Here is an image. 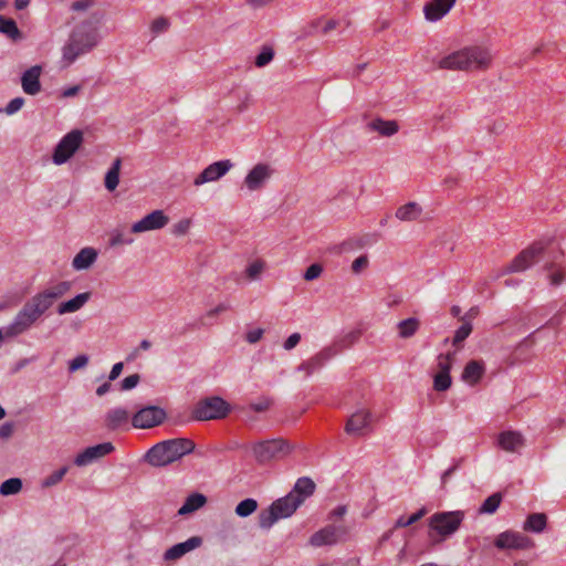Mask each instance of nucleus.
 <instances>
[{
	"label": "nucleus",
	"instance_id": "423d86ee",
	"mask_svg": "<svg viewBox=\"0 0 566 566\" xmlns=\"http://www.w3.org/2000/svg\"><path fill=\"white\" fill-rule=\"evenodd\" d=\"M301 506V501L296 500L290 492L275 500L268 509L262 510L258 516L259 526L262 530H270L279 520L291 517Z\"/></svg>",
	"mask_w": 566,
	"mask_h": 566
},
{
	"label": "nucleus",
	"instance_id": "7ed1b4c3",
	"mask_svg": "<svg viewBox=\"0 0 566 566\" xmlns=\"http://www.w3.org/2000/svg\"><path fill=\"white\" fill-rule=\"evenodd\" d=\"M492 55L484 46H469L443 57L439 66L448 70L478 71L490 66Z\"/></svg>",
	"mask_w": 566,
	"mask_h": 566
},
{
	"label": "nucleus",
	"instance_id": "a19ab883",
	"mask_svg": "<svg viewBox=\"0 0 566 566\" xmlns=\"http://www.w3.org/2000/svg\"><path fill=\"white\" fill-rule=\"evenodd\" d=\"M428 513V510L426 507H421L419 511L410 515L408 518H405L403 516H400L394 525V530L407 527L412 525L413 523L421 520L426 514Z\"/></svg>",
	"mask_w": 566,
	"mask_h": 566
},
{
	"label": "nucleus",
	"instance_id": "412c9836",
	"mask_svg": "<svg viewBox=\"0 0 566 566\" xmlns=\"http://www.w3.org/2000/svg\"><path fill=\"white\" fill-rule=\"evenodd\" d=\"M457 0H432L423 7L424 18L429 22H437L453 8Z\"/></svg>",
	"mask_w": 566,
	"mask_h": 566
},
{
	"label": "nucleus",
	"instance_id": "052dcab7",
	"mask_svg": "<svg viewBox=\"0 0 566 566\" xmlns=\"http://www.w3.org/2000/svg\"><path fill=\"white\" fill-rule=\"evenodd\" d=\"M301 340V334L300 333H293L291 334L284 342L283 348L285 350H292L294 347L297 346V344Z\"/></svg>",
	"mask_w": 566,
	"mask_h": 566
},
{
	"label": "nucleus",
	"instance_id": "a878e982",
	"mask_svg": "<svg viewBox=\"0 0 566 566\" xmlns=\"http://www.w3.org/2000/svg\"><path fill=\"white\" fill-rule=\"evenodd\" d=\"M129 415L128 411L122 407L113 408L105 415L104 426L108 430H117L120 427L128 423Z\"/></svg>",
	"mask_w": 566,
	"mask_h": 566
},
{
	"label": "nucleus",
	"instance_id": "f8f14e48",
	"mask_svg": "<svg viewBox=\"0 0 566 566\" xmlns=\"http://www.w3.org/2000/svg\"><path fill=\"white\" fill-rule=\"evenodd\" d=\"M347 528L343 525L329 524L314 533L310 538V544L315 547L323 545H333L345 538Z\"/></svg>",
	"mask_w": 566,
	"mask_h": 566
},
{
	"label": "nucleus",
	"instance_id": "6e6552de",
	"mask_svg": "<svg viewBox=\"0 0 566 566\" xmlns=\"http://www.w3.org/2000/svg\"><path fill=\"white\" fill-rule=\"evenodd\" d=\"M292 450L290 443L284 439H271L260 441L252 448L253 455L258 463H266L272 459L289 454Z\"/></svg>",
	"mask_w": 566,
	"mask_h": 566
},
{
	"label": "nucleus",
	"instance_id": "f03ea898",
	"mask_svg": "<svg viewBox=\"0 0 566 566\" xmlns=\"http://www.w3.org/2000/svg\"><path fill=\"white\" fill-rule=\"evenodd\" d=\"M195 448V442L188 438L165 440L147 451L145 461L153 467H165L191 453Z\"/></svg>",
	"mask_w": 566,
	"mask_h": 566
},
{
	"label": "nucleus",
	"instance_id": "c85d7f7f",
	"mask_svg": "<svg viewBox=\"0 0 566 566\" xmlns=\"http://www.w3.org/2000/svg\"><path fill=\"white\" fill-rule=\"evenodd\" d=\"M90 298V292L80 293L75 297L60 303V305L57 306V314L64 315L67 313H74L81 310L88 302Z\"/></svg>",
	"mask_w": 566,
	"mask_h": 566
},
{
	"label": "nucleus",
	"instance_id": "cd10ccee",
	"mask_svg": "<svg viewBox=\"0 0 566 566\" xmlns=\"http://www.w3.org/2000/svg\"><path fill=\"white\" fill-rule=\"evenodd\" d=\"M484 371L485 366L483 361L470 360L467 363L461 378L469 385H475L482 378Z\"/></svg>",
	"mask_w": 566,
	"mask_h": 566
},
{
	"label": "nucleus",
	"instance_id": "0e129e2a",
	"mask_svg": "<svg viewBox=\"0 0 566 566\" xmlns=\"http://www.w3.org/2000/svg\"><path fill=\"white\" fill-rule=\"evenodd\" d=\"M263 334L264 331L262 328H255L247 333L245 339L250 344H255L262 338Z\"/></svg>",
	"mask_w": 566,
	"mask_h": 566
},
{
	"label": "nucleus",
	"instance_id": "4d7b16f0",
	"mask_svg": "<svg viewBox=\"0 0 566 566\" xmlns=\"http://www.w3.org/2000/svg\"><path fill=\"white\" fill-rule=\"evenodd\" d=\"M95 4V0H77L71 4V10L75 12H84Z\"/></svg>",
	"mask_w": 566,
	"mask_h": 566
},
{
	"label": "nucleus",
	"instance_id": "0eeeda50",
	"mask_svg": "<svg viewBox=\"0 0 566 566\" xmlns=\"http://www.w3.org/2000/svg\"><path fill=\"white\" fill-rule=\"evenodd\" d=\"M231 411V406L223 398L212 396L199 400L192 409V418L198 421L223 419Z\"/></svg>",
	"mask_w": 566,
	"mask_h": 566
},
{
	"label": "nucleus",
	"instance_id": "8fccbe9b",
	"mask_svg": "<svg viewBox=\"0 0 566 566\" xmlns=\"http://www.w3.org/2000/svg\"><path fill=\"white\" fill-rule=\"evenodd\" d=\"M453 353H448L446 355H440L438 357V367L439 373L441 374H450L451 370V360L453 358Z\"/></svg>",
	"mask_w": 566,
	"mask_h": 566
},
{
	"label": "nucleus",
	"instance_id": "39448f33",
	"mask_svg": "<svg viewBox=\"0 0 566 566\" xmlns=\"http://www.w3.org/2000/svg\"><path fill=\"white\" fill-rule=\"evenodd\" d=\"M463 511H446L432 514L428 520L429 537L433 544H440L452 536L464 520Z\"/></svg>",
	"mask_w": 566,
	"mask_h": 566
},
{
	"label": "nucleus",
	"instance_id": "473e14b6",
	"mask_svg": "<svg viewBox=\"0 0 566 566\" xmlns=\"http://www.w3.org/2000/svg\"><path fill=\"white\" fill-rule=\"evenodd\" d=\"M0 33L4 34L8 39L13 42H18L23 39V34L17 25V22L12 18H7L0 14Z\"/></svg>",
	"mask_w": 566,
	"mask_h": 566
},
{
	"label": "nucleus",
	"instance_id": "4c0bfd02",
	"mask_svg": "<svg viewBox=\"0 0 566 566\" xmlns=\"http://www.w3.org/2000/svg\"><path fill=\"white\" fill-rule=\"evenodd\" d=\"M502 502V494L500 492L493 493L486 497L479 509V514H493L497 511Z\"/></svg>",
	"mask_w": 566,
	"mask_h": 566
},
{
	"label": "nucleus",
	"instance_id": "4be33fe9",
	"mask_svg": "<svg viewBox=\"0 0 566 566\" xmlns=\"http://www.w3.org/2000/svg\"><path fill=\"white\" fill-rule=\"evenodd\" d=\"M370 412L367 410H358L353 413L345 426V431L352 436H361L369 428Z\"/></svg>",
	"mask_w": 566,
	"mask_h": 566
},
{
	"label": "nucleus",
	"instance_id": "58836bf2",
	"mask_svg": "<svg viewBox=\"0 0 566 566\" xmlns=\"http://www.w3.org/2000/svg\"><path fill=\"white\" fill-rule=\"evenodd\" d=\"M419 328V321L415 317L402 319L398 323L399 336L401 338L411 337Z\"/></svg>",
	"mask_w": 566,
	"mask_h": 566
},
{
	"label": "nucleus",
	"instance_id": "f3484780",
	"mask_svg": "<svg viewBox=\"0 0 566 566\" xmlns=\"http://www.w3.org/2000/svg\"><path fill=\"white\" fill-rule=\"evenodd\" d=\"M114 450L111 442H103L96 446L88 447L78 453L74 459V464L77 467L88 465L98 459L109 454Z\"/></svg>",
	"mask_w": 566,
	"mask_h": 566
},
{
	"label": "nucleus",
	"instance_id": "9d476101",
	"mask_svg": "<svg viewBox=\"0 0 566 566\" xmlns=\"http://www.w3.org/2000/svg\"><path fill=\"white\" fill-rule=\"evenodd\" d=\"M544 251L545 245L542 242L533 243L514 258V260L503 270V274L523 272L530 269L534 263L542 260Z\"/></svg>",
	"mask_w": 566,
	"mask_h": 566
},
{
	"label": "nucleus",
	"instance_id": "a211bd4d",
	"mask_svg": "<svg viewBox=\"0 0 566 566\" xmlns=\"http://www.w3.org/2000/svg\"><path fill=\"white\" fill-rule=\"evenodd\" d=\"M335 357V350L328 348L327 346L324 347L322 350H319L317 354H315L310 359L301 363L297 366L298 371H304L305 376L308 377L315 371L322 369L324 365Z\"/></svg>",
	"mask_w": 566,
	"mask_h": 566
},
{
	"label": "nucleus",
	"instance_id": "3c124183",
	"mask_svg": "<svg viewBox=\"0 0 566 566\" xmlns=\"http://www.w3.org/2000/svg\"><path fill=\"white\" fill-rule=\"evenodd\" d=\"M263 269L264 263L262 261H254L247 268L245 272L250 280H258Z\"/></svg>",
	"mask_w": 566,
	"mask_h": 566
},
{
	"label": "nucleus",
	"instance_id": "aec40b11",
	"mask_svg": "<svg viewBox=\"0 0 566 566\" xmlns=\"http://www.w3.org/2000/svg\"><path fill=\"white\" fill-rule=\"evenodd\" d=\"M202 544V538L199 536H192L185 542L172 545L168 548L164 555L163 559L165 562H175L180 559L187 553L198 548Z\"/></svg>",
	"mask_w": 566,
	"mask_h": 566
},
{
	"label": "nucleus",
	"instance_id": "09e8293b",
	"mask_svg": "<svg viewBox=\"0 0 566 566\" xmlns=\"http://www.w3.org/2000/svg\"><path fill=\"white\" fill-rule=\"evenodd\" d=\"M323 273V266L319 263L311 264L304 272L303 279L305 281H314Z\"/></svg>",
	"mask_w": 566,
	"mask_h": 566
},
{
	"label": "nucleus",
	"instance_id": "bb28decb",
	"mask_svg": "<svg viewBox=\"0 0 566 566\" xmlns=\"http://www.w3.org/2000/svg\"><path fill=\"white\" fill-rule=\"evenodd\" d=\"M315 488L316 485L311 478L303 476L296 480L290 493L293 494L296 500H300L302 505L305 500L314 493Z\"/></svg>",
	"mask_w": 566,
	"mask_h": 566
},
{
	"label": "nucleus",
	"instance_id": "b1692460",
	"mask_svg": "<svg viewBox=\"0 0 566 566\" xmlns=\"http://www.w3.org/2000/svg\"><path fill=\"white\" fill-rule=\"evenodd\" d=\"M525 444V439L518 431L507 430L497 436V446L507 452H517Z\"/></svg>",
	"mask_w": 566,
	"mask_h": 566
},
{
	"label": "nucleus",
	"instance_id": "ddd939ff",
	"mask_svg": "<svg viewBox=\"0 0 566 566\" xmlns=\"http://www.w3.org/2000/svg\"><path fill=\"white\" fill-rule=\"evenodd\" d=\"M274 171L271 165L259 163L247 174L243 184L250 191L260 190L271 179Z\"/></svg>",
	"mask_w": 566,
	"mask_h": 566
},
{
	"label": "nucleus",
	"instance_id": "1a4fd4ad",
	"mask_svg": "<svg viewBox=\"0 0 566 566\" xmlns=\"http://www.w3.org/2000/svg\"><path fill=\"white\" fill-rule=\"evenodd\" d=\"M83 143V132L73 129L57 143L53 150L52 160L55 165L65 164Z\"/></svg>",
	"mask_w": 566,
	"mask_h": 566
},
{
	"label": "nucleus",
	"instance_id": "e2e57ef3",
	"mask_svg": "<svg viewBox=\"0 0 566 566\" xmlns=\"http://www.w3.org/2000/svg\"><path fill=\"white\" fill-rule=\"evenodd\" d=\"M14 432V423L13 422H4L0 426V439L6 440L9 439Z\"/></svg>",
	"mask_w": 566,
	"mask_h": 566
},
{
	"label": "nucleus",
	"instance_id": "2f4dec72",
	"mask_svg": "<svg viewBox=\"0 0 566 566\" xmlns=\"http://www.w3.org/2000/svg\"><path fill=\"white\" fill-rule=\"evenodd\" d=\"M422 213V207L415 202L410 201L396 210V218L401 221H416Z\"/></svg>",
	"mask_w": 566,
	"mask_h": 566
},
{
	"label": "nucleus",
	"instance_id": "603ef678",
	"mask_svg": "<svg viewBox=\"0 0 566 566\" xmlns=\"http://www.w3.org/2000/svg\"><path fill=\"white\" fill-rule=\"evenodd\" d=\"M88 364L87 355H78L74 359L69 361V371L75 373L76 370L84 368Z\"/></svg>",
	"mask_w": 566,
	"mask_h": 566
},
{
	"label": "nucleus",
	"instance_id": "de8ad7c7",
	"mask_svg": "<svg viewBox=\"0 0 566 566\" xmlns=\"http://www.w3.org/2000/svg\"><path fill=\"white\" fill-rule=\"evenodd\" d=\"M231 308V305L229 303H220L218 306H216L214 308L210 310L207 312L206 316L201 318L200 321V324L202 326H207V325H210V323H208L206 319L207 318H210V317H213L216 315H219L228 310Z\"/></svg>",
	"mask_w": 566,
	"mask_h": 566
},
{
	"label": "nucleus",
	"instance_id": "dca6fc26",
	"mask_svg": "<svg viewBox=\"0 0 566 566\" xmlns=\"http://www.w3.org/2000/svg\"><path fill=\"white\" fill-rule=\"evenodd\" d=\"M169 222V218L164 213L163 210H154L153 212L145 216L142 220L135 222L132 228V233H142L146 231L159 230L166 227Z\"/></svg>",
	"mask_w": 566,
	"mask_h": 566
},
{
	"label": "nucleus",
	"instance_id": "774afa93",
	"mask_svg": "<svg viewBox=\"0 0 566 566\" xmlns=\"http://www.w3.org/2000/svg\"><path fill=\"white\" fill-rule=\"evenodd\" d=\"M346 512L347 507L345 505H339L329 513V520L340 518L346 514Z\"/></svg>",
	"mask_w": 566,
	"mask_h": 566
},
{
	"label": "nucleus",
	"instance_id": "f704fd0d",
	"mask_svg": "<svg viewBox=\"0 0 566 566\" xmlns=\"http://www.w3.org/2000/svg\"><path fill=\"white\" fill-rule=\"evenodd\" d=\"M120 168L122 158L117 157L105 174L104 186L109 192L114 191L119 184Z\"/></svg>",
	"mask_w": 566,
	"mask_h": 566
},
{
	"label": "nucleus",
	"instance_id": "864d4df0",
	"mask_svg": "<svg viewBox=\"0 0 566 566\" xmlns=\"http://www.w3.org/2000/svg\"><path fill=\"white\" fill-rule=\"evenodd\" d=\"M140 381V376L138 374H133L127 376L120 381L122 390H130L135 388Z\"/></svg>",
	"mask_w": 566,
	"mask_h": 566
},
{
	"label": "nucleus",
	"instance_id": "13d9d810",
	"mask_svg": "<svg viewBox=\"0 0 566 566\" xmlns=\"http://www.w3.org/2000/svg\"><path fill=\"white\" fill-rule=\"evenodd\" d=\"M368 262H369L368 256L366 254L358 256L352 263L353 272L356 274L360 273L364 269H366L368 266Z\"/></svg>",
	"mask_w": 566,
	"mask_h": 566
},
{
	"label": "nucleus",
	"instance_id": "338daca9",
	"mask_svg": "<svg viewBox=\"0 0 566 566\" xmlns=\"http://www.w3.org/2000/svg\"><path fill=\"white\" fill-rule=\"evenodd\" d=\"M123 368H124V364L123 363L114 364L113 367H112V370H111V373L108 375L109 381L116 380L119 377L120 373L123 371Z\"/></svg>",
	"mask_w": 566,
	"mask_h": 566
},
{
	"label": "nucleus",
	"instance_id": "5fc2aeb1",
	"mask_svg": "<svg viewBox=\"0 0 566 566\" xmlns=\"http://www.w3.org/2000/svg\"><path fill=\"white\" fill-rule=\"evenodd\" d=\"M24 105V98L23 97H15L13 99H11L6 108H4V112L6 114L8 115H13L15 114L18 111H20L22 108V106Z\"/></svg>",
	"mask_w": 566,
	"mask_h": 566
},
{
	"label": "nucleus",
	"instance_id": "393cba45",
	"mask_svg": "<svg viewBox=\"0 0 566 566\" xmlns=\"http://www.w3.org/2000/svg\"><path fill=\"white\" fill-rule=\"evenodd\" d=\"M368 132H375L381 137H391L399 132L397 120H387L381 117H375L366 124Z\"/></svg>",
	"mask_w": 566,
	"mask_h": 566
},
{
	"label": "nucleus",
	"instance_id": "9b49d317",
	"mask_svg": "<svg viewBox=\"0 0 566 566\" xmlns=\"http://www.w3.org/2000/svg\"><path fill=\"white\" fill-rule=\"evenodd\" d=\"M166 411L158 406H146L139 409L132 418L135 428L150 429L157 427L166 419Z\"/></svg>",
	"mask_w": 566,
	"mask_h": 566
},
{
	"label": "nucleus",
	"instance_id": "72a5a7b5",
	"mask_svg": "<svg viewBox=\"0 0 566 566\" xmlns=\"http://www.w3.org/2000/svg\"><path fill=\"white\" fill-rule=\"evenodd\" d=\"M360 337V331H350L345 335L335 339L329 346L331 349L335 350V356L340 354L343 350L349 348L354 345Z\"/></svg>",
	"mask_w": 566,
	"mask_h": 566
},
{
	"label": "nucleus",
	"instance_id": "c03bdc74",
	"mask_svg": "<svg viewBox=\"0 0 566 566\" xmlns=\"http://www.w3.org/2000/svg\"><path fill=\"white\" fill-rule=\"evenodd\" d=\"M452 379L450 374L438 373L433 377V388L437 391H446L451 387Z\"/></svg>",
	"mask_w": 566,
	"mask_h": 566
},
{
	"label": "nucleus",
	"instance_id": "bf43d9fd",
	"mask_svg": "<svg viewBox=\"0 0 566 566\" xmlns=\"http://www.w3.org/2000/svg\"><path fill=\"white\" fill-rule=\"evenodd\" d=\"M189 228H190V220L182 219L179 222H177L176 224H174L172 233L176 235H184L188 232Z\"/></svg>",
	"mask_w": 566,
	"mask_h": 566
},
{
	"label": "nucleus",
	"instance_id": "2eb2a0df",
	"mask_svg": "<svg viewBox=\"0 0 566 566\" xmlns=\"http://www.w3.org/2000/svg\"><path fill=\"white\" fill-rule=\"evenodd\" d=\"M233 164L229 159L219 160L206 167L193 180V185L199 187L207 182L217 181L222 178Z\"/></svg>",
	"mask_w": 566,
	"mask_h": 566
},
{
	"label": "nucleus",
	"instance_id": "79ce46f5",
	"mask_svg": "<svg viewBox=\"0 0 566 566\" xmlns=\"http://www.w3.org/2000/svg\"><path fill=\"white\" fill-rule=\"evenodd\" d=\"M133 242L134 239L119 229L114 230L109 239V244L112 247L128 245L132 244Z\"/></svg>",
	"mask_w": 566,
	"mask_h": 566
},
{
	"label": "nucleus",
	"instance_id": "c9c22d12",
	"mask_svg": "<svg viewBox=\"0 0 566 566\" xmlns=\"http://www.w3.org/2000/svg\"><path fill=\"white\" fill-rule=\"evenodd\" d=\"M547 517L544 513L530 514L524 522L523 528L532 533H541L545 530Z\"/></svg>",
	"mask_w": 566,
	"mask_h": 566
},
{
	"label": "nucleus",
	"instance_id": "ea45409f",
	"mask_svg": "<svg viewBox=\"0 0 566 566\" xmlns=\"http://www.w3.org/2000/svg\"><path fill=\"white\" fill-rule=\"evenodd\" d=\"M258 509V502L254 499H244L235 506V514L240 517H248Z\"/></svg>",
	"mask_w": 566,
	"mask_h": 566
},
{
	"label": "nucleus",
	"instance_id": "20e7f679",
	"mask_svg": "<svg viewBox=\"0 0 566 566\" xmlns=\"http://www.w3.org/2000/svg\"><path fill=\"white\" fill-rule=\"evenodd\" d=\"M49 311L46 304H43L33 295L18 311L12 322L4 327L6 337L13 338L30 331L38 321Z\"/></svg>",
	"mask_w": 566,
	"mask_h": 566
},
{
	"label": "nucleus",
	"instance_id": "c756f323",
	"mask_svg": "<svg viewBox=\"0 0 566 566\" xmlns=\"http://www.w3.org/2000/svg\"><path fill=\"white\" fill-rule=\"evenodd\" d=\"M97 259V251L94 248H83L73 259L72 266L77 270L88 269Z\"/></svg>",
	"mask_w": 566,
	"mask_h": 566
},
{
	"label": "nucleus",
	"instance_id": "a18cd8bd",
	"mask_svg": "<svg viewBox=\"0 0 566 566\" xmlns=\"http://www.w3.org/2000/svg\"><path fill=\"white\" fill-rule=\"evenodd\" d=\"M67 471V467H62L59 470L54 471L42 481V486L51 488L53 485H56L59 482L62 481Z\"/></svg>",
	"mask_w": 566,
	"mask_h": 566
},
{
	"label": "nucleus",
	"instance_id": "680f3d73",
	"mask_svg": "<svg viewBox=\"0 0 566 566\" xmlns=\"http://www.w3.org/2000/svg\"><path fill=\"white\" fill-rule=\"evenodd\" d=\"M271 403L272 401L269 398H262L260 401L251 403L250 409L255 412H263L270 408Z\"/></svg>",
	"mask_w": 566,
	"mask_h": 566
},
{
	"label": "nucleus",
	"instance_id": "e433bc0d",
	"mask_svg": "<svg viewBox=\"0 0 566 566\" xmlns=\"http://www.w3.org/2000/svg\"><path fill=\"white\" fill-rule=\"evenodd\" d=\"M23 483L20 478H10L0 484L2 496L15 495L22 490Z\"/></svg>",
	"mask_w": 566,
	"mask_h": 566
},
{
	"label": "nucleus",
	"instance_id": "f257e3e1",
	"mask_svg": "<svg viewBox=\"0 0 566 566\" xmlns=\"http://www.w3.org/2000/svg\"><path fill=\"white\" fill-rule=\"evenodd\" d=\"M101 12H92L86 19L80 20L72 29L69 40L62 49L63 59L70 64L91 52L99 43L98 27L102 21Z\"/></svg>",
	"mask_w": 566,
	"mask_h": 566
},
{
	"label": "nucleus",
	"instance_id": "4468645a",
	"mask_svg": "<svg viewBox=\"0 0 566 566\" xmlns=\"http://www.w3.org/2000/svg\"><path fill=\"white\" fill-rule=\"evenodd\" d=\"M494 545L499 549H526L533 546V542L521 533L505 531L496 536Z\"/></svg>",
	"mask_w": 566,
	"mask_h": 566
},
{
	"label": "nucleus",
	"instance_id": "6ab92c4d",
	"mask_svg": "<svg viewBox=\"0 0 566 566\" xmlns=\"http://www.w3.org/2000/svg\"><path fill=\"white\" fill-rule=\"evenodd\" d=\"M72 287V283L69 281H61L54 285H51L43 291L38 292L34 294L39 301H41L43 304H46V307L50 310L53 304L61 298L63 295H65Z\"/></svg>",
	"mask_w": 566,
	"mask_h": 566
},
{
	"label": "nucleus",
	"instance_id": "37998d69",
	"mask_svg": "<svg viewBox=\"0 0 566 566\" xmlns=\"http://www.w3.org/2000/svg\"><path fill=\"white\" fill-rule=\"evenodd\" d=\"M472 332V324L469 321L462 322V325L455 331L453 337V345L459 346L461 343L469 337Z\"/></svg>",
	"mask_w": 566,
	"mask_h": 566
},
{
	"label": "nucleus",
	"instance_id": "69168bd1",
	"mask_svg": "<svg viewBox=\"0 0 566 566\" xmlns=\"http://www.w3.org/2000/svg\"><path fill=\"white\" fill-rule=\"evenodd\" d=\"M460 461H457L451 468L446 470L441 475V485L446 486L448 479L458 470Z\"/></svg>",
	"mask_w": 566,
	"mask_h": 566
},
{
	"label": "nucleus",
	"instance_id": "5701e85b",
	"mask_svg": "<svg viewBox=\"0 0 566 566\" xmlns=\"http://www.w3.org/2000/svg\"><path fill=\"white\" fill-rule=\"evenodd\" d=\"M42 73V67L40 65H34L27 70L21 76V85L22 90L28 95H36L41 92V82L40 76Z\"/></svg>",
	"mask_w": 566,
	"mask_h": 566
},
{
	"label": "nucleus",
	"instance_id": "7c9ffc66",
	"mask_svg": "<svg viewBox=\"0 0 566 566\" xmlns=\"http://www.w3.org/2000/svg\"><path fill=\"white\" fill-rule=\"evenodd\" d=\"M207 503V497L201 493L190 494L181 507L178 510V515L185 516L201 509Z\"/></svg>",
	"mask_w": 566,
	"mask_h": 566
},
{
	"label": "nucleus",
	"instance_id": "49530a36",
	"mask_svg": "<svg viewBox=\"0 0 566 566\" xmlns=\"http://www.w3.org/2000/svg\"><path fill=\"white\" fill-rule=\"evenodd\" d=\"M274 56V51L270 46H263L262 51L255 56V65L258 67H263L269 64Z\"/></svg>",
	"mask_w": 566,
	"mask_h": 566
},
{
	"label": "nucleus",
	"instance_id": "6e6d98bb",
	"mask_svg": "<svg viewBox=\"0 0 566 566\" xmlns=\"http://www.w3.org/2000/svg\"><path fill=\"white\" fill-rule=\"evenodd\" d=\"M168 28L169 21L164 17L155 19L151 23V32L155 34L165 32L168 30Z\"/></svg>",
	"mask_w": 566,
	"mask_h": 566
}]
</instances>
